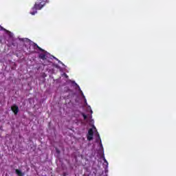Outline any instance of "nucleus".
<instances>
[{
    "mask_svg": "<svg viewBox=\"0 0 176 176\" xmlns=\"http://www.w3.org/2000/svg\"><path fill=\"white\" fill-rule=\"evenodd\" d=\"M50 0H38L37 1V2L34 4V7L32 8V10L33 12H30V14H32V16L36 14V13H38V11L36 10H41V9H42V8H43V6H45V5H46L47 3H49Z\"/></svg>",
    "mask_w": 176,
    "mask_h": 176,
    "instance_id": "obj_1",
    "label": "nucleus"
},
{
    "mask_svg": "<svg viewBox=\"0 0 176 176\" xmlns=\"http://www.w3.org/2000/svg\"><path fill=\"white\" fill-rule=\"evenodd\" d=\"M31 46H32L33 49L34 50H39L40 52H42L43 53H41L38 55L39 58H41V60H46V58H47V56L46 55V53H47V52L45 51V50L42 49L41 47L38 46V44L33 43Z\"/></svg>",
    "mask_w": 176,
    "mask_h": 176,
    "instance_id": "obj_2",
    "label": "nucleus"
},
{
    "mask_svg": "<svg viewBox=\"0 0 176 176\" xmlns=\"http://www.w3.org/2000/svg\"><path fill=\"white\" fill-rule=\"evenodd\" d=\"M94 135V132L93 131V129H89L88 134L87 135V140L91 141V140H93Z\"/></svg>",
    "mask_w": 176,
    "mask_h": 176,
    "instance_id": "obj_3",
    "label": "nucleus"
},
{
    "mask_svg": "<svg viewBox=\"0 0 176 176\" xmlns=\"http://www.w3.org/2000/svg\"><path fill=\"white\" fill-rule=\"evenodd\" d=\"M11 111L14 113V115H17L19 113V106L16 104H14L11 107Z\"/></svg>",
    "mask_w": 176,
    "mask_h": 176,
    "instance_id": "obj_4",
    "label": "nucleus"
},
{
    "mask_svg": "<svg viewBox=\"0 0 176 176\" xmlns=\"http://www.w3.org/2000/svg\"><path fill=\"white\" fill-rule=\"evenodd\" d=\"M15 173H16V175L24 176V173H21V170H20L19 169H16Z\"/></svg>",
    "mask_w": 176,
    "mask_h": 176,
    "instance_id": "obj_5",
    "label": "nucleus"
},
{
    "mask_svg": "<svg viewBox=\"0 0 176 176\" xmlns=\"http://www.w3.org/2000/svg\"><path fill=\"white\" fill-rule=\"evenodd\" d=\"M81 96L85 100V104H87V100H86V97H85V94H83V92L80 90Z\"/></svg>",
    "mask_w": 176,
    "mask_h": 176,
    "instance_id": "obj_6",
    "label": "nucleus"
},
{
    "mask_svg": "<svg viewBox=\"0 0 176 176\" xmlns=\"http://www.w3.org/2000/svg\"><path fill=\"white\" fill-rule=\"evenodd\" d=\"M81 115L84 118V120H86L87 119V116H86L85 113H82Z\"/></svg>",
    "mask_w": 176,
    "mask_h": 176,
    "instance_id": "obj_7",
    "label": "nucleus"
},
{
    "mask_svg": "<svg viewBox=\"0 0 176 176\" xmlns=\"http://www.w3.org/2000/svg\"><path fill=\"white\" fill-rule=\"evenodd\" d=\"M0 31H6V29L3 28V27L0 25Z\"/></svg>",
    "mask_w": 176,
    "mask_h": 176,
    "instance_id": "obj_8",
    "label": "nucleus"
},
{
    "mask_svg": "<svg viewBox=\"0 0 176 176\" xmlns=\"http://www.w3.org/2000/svg\"><path fill=\"white\" fill-rule=\"evenodd\" d=\"M63 176H67V173L64 172V173H63Z\"/></svg>",
    "mask_w": 176,
    "mask_h": 176,
    "instance_id": "obj_9",
    "label": "nucleus"
},
{
    "mask_svg": "<svg viewBox=\"0 0 176 176\" xmlns=\"http://www.w3.org/2000/svg\"><path fill=\"white\" fill-rule=\"evenodd\" d=\"M104 163H108V161H107V160H105V158H104Z\"/></svg>",
    "mask_w": 176,
    "mask_h": 176,
    "instance_id": "obj_10",
    "label": "nucleus"
},
{
    "mask_svg": "<svg viewBox=\"0 0 176 176\" xmlns=\"http://www.w3.org/2000/svg\"><path fill=\"white\" fill-rule=\"evenodd\" d=\"M56 152L57 153H60V151H58V149H56Z\"/></svg>",
    "mask_w": 176,
    "mask_h": 176,
    "instance_id": "obj_11",
    "label": "nucleus"
},
{
    "mask_svg": "<svg viewBox=\"0 0 176 176\" xmlns=\"http://www.w3.org/2000/svg\"><path fill=\"white\" fill-rule=\"evenodd\" d=\"M58 63H60V64H63V63L61 61H60V60L58 61Z\"/></svg>",
    "mask_w": 176,
    "mask_h": 176,
    "instance_id": "obj_12",
    "label": "nucleus"
},
{
    "mask_svg": "<svg viewBox=\"0 0 176 176\" xmlns=\"http://www.w3.org/2000/svg\"><path fill=\"white\" fill-rule=\"evenodd\" d=\"M76 86H78V87H79V85H78V84H77V83H76Z\"/></svg>",
    "mask_w": 176,
    "mask_h": 176,
    "instance_id": "obj_13",
    "label": "nucleus"
},
{
    "mask_svg": "<svg viewBox=\"0 0 176 176\" xmlns=\"http://www.w3.org/2000/svg\"><path fill=\"white\" fill-rule=\"evenodd\" d=\"M100 146H102V144L100 143Z\"/></svg>",
    "mask_w": 176,
    "mask_h": 176,
    "instance_id": "obj_14",
    "label": "nucleus"
},
{
    "mask_svg": "<svg viewBox=\"0 0 176 176\" xmlns=\"http://www.w3.org/2000/svg\"><path fill=\"white\" fill-rule=\"evenodd\" d=\"M91 113H93V111H91Z\"/></svg>",
    "mask_w": 176,
    "mask_h": 176,
    "instance_id": "obj_15",
    "label": "nucleus"
}]
</instances>
